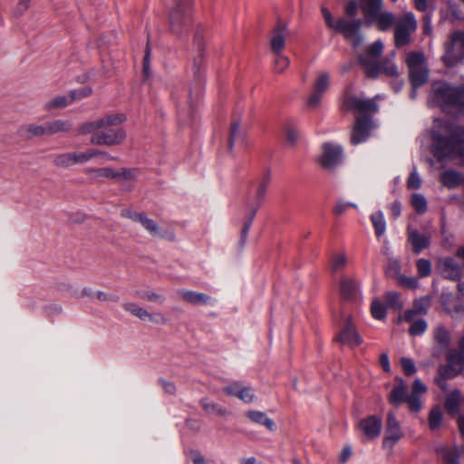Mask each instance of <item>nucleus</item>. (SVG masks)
Here are the masks:
<instances>
[{
  "mask_svg": "<svg viewBox=\"0 0 464 464\" xmlns=\"http://www.w3.org/2000/svg\"><path fill=\"white\" fill-rule=\"evenodd\" d=\"M431 139L433 153L439 160L455 156L464 158V127L436 119Z\"/></svg>",
  "mask_w": 464,
  "mask_h": 464,
  "instance_id": "obj_1",
  "label": "nucleus"
},
{
  "mask_svg": "<svg viewBox=\"0 0 464 464\" xmlns=\"http://www.w3.org/2000/svg\"><path fill=\"white\" fill-rule=\"evenodd\" d=\"M125 120L121 114H110L85 122L79 128L82 134H92L91 142L100 146H115L126 140V131L120 126Z\"/></svg>",
  "mask_w": 464,
  "mask_h": 464,
  "instance_id": "obj_2",
  "label": "nucleus"
},
{
  "mask_svg": "<svg viewBox=\"0 0 464 464\" xmlns=\"http://www.w3.org/2000/svg\"><path fill=\"white\" fill-rule=\"evenodd\" d=\"M429 105L439 106L450 114H464V86L455 87L445 82H435L429 97Z\"/></svg>",
  "mask_w": 464,
  "mask_h": 464,
  "instance_id": "obj_3",
  "label": "nucleus"
},
{
  "mask_svg": "<svg viewBox=\"0 0 464 464\" xmlns=\"http://www.w3.org/2000/svg\"><path fill=\"white\" fill-rule=\"evenodd\" d=\"M362 10L366 23H377L381 31H387L396 23L392 13L382 10V0H361Z\"/></svg>",
  "mask_w": 464,
  "mask_h": 464,
  "instance_id": "obj_4",
  "label": "nucleus"
},
{
  "mask_svg": "<svg viewBox=\"0 0 464 464\" xmlns=\"http://www.w3.org/2000/svg\"><path fill=\"white\" fill-rule=\"evenodd\" d=\"M406 63L412 85L410 96L411 99H415L417 97V88L423 85L429 77L425 55L421 52H411L407 55Z\"/></svg>",
  "mask_w": 464,
  "mask_h": 464,
  "instance_id": "obj_5",
  "label": "nucleus"
},
{
  "mask_svg": "<svg viewBox=\"0 0 464 464\" xmlns=\"http://www.w3.org/2000/svg\"><path fill=\"white\" fill-rule=\"evenodd\" d=\"M383 51L382 40H376L359 55V63L364 68L367 76L375 78L381 73L379 57Z\"/></svg>",
  "mask_w": 464,
  "mask_h": 464,
  "instance_id": "obj_6",
  "label": "nucleus"
},
{
  "mask_svg": "<svg viewBox=\"0 0 464 464\" xmlns=\"http://www.w3.org/2000/svg\"><path fill=\"white\" fill-rule=\"evenodd\" d=\"M417 29V21L413 13L407 12L397 18L394 24V43L397 47L407 45L411 42V34Z\"/></svg>",
  "mask_w": 464,
  "mask_h": 464,
  "instance_id": "obj_7",
  "label": "nucleus"
},
{
  "mask_svg": "<svg viewBox=\"0 0 464 464\" xmlns=\"http://www.w3.org/2000/svg\"><path fill=\"white\" fill-rule=\"evenodd\" d=\"M444 47L445 53L441 58L446 66L451 67L461 63L464 60V33L453 34Z\"/></svg>",
  "mask_w": 464,
  "mask_h": 464,
  "instance_id": "obj_8",
  "label": "nucleus"
},
{
  "mask_svg": "<svg viewBox=\"0 0 464 464\" xmlns=\"http://www.w3.org/2000/svg\"><path fill=\"white\" fill-rule=\"evenodd\" d=\"M169 20L172 32L180 34L181 27L187 26L190 21V0H174Z\"/></svg>",
  "mask_w": 464,
  "mask_h": 464,
  "instance_id": "obj_9",
  "label": "nucleus"
},
{
  "mask_svg": "<svg viewBox=\"0 0 464 464\" xmlns=\"http://www.w3.org/2000/svg\"><path fill=\"white\" fill-rule=\"evenodd\" d=\"M362 25L361 19L347 20L345 18H340L336 21L333 30L342 34L345 39L352 40V44L354 47L360 45L363 41V36L360 34V29Z\"/></svg>",
  "mask_w": 464,
  "mask_h": 464,
  "instance_id": "obj_10",
  "label": "nucleus"
},
{
  "mask_svg": "<svg viewBox=\"0 0 464 464\" xmlns=\"http://www.w3.org/2000/svg\"><path fill=\"white\" fill-rule=\"evenodd\" d=\"M343 157V151L341 145L324 142L322 145V152L318 158V162L323 168L333 170L342 164Z\"/></svg>",
  "mask_w": 464,
  "mask_h": 464,
  "instance_id": "obj_11",
  "label": "nucleus"
},
{
  "mask_svg": "<svg viewBox=\"0 0 464 464\" xmlns=\"http://www.w3.org/2000/svg\"><path fill=\"white\" fill-rule=\"evenodd\" d=\"M269 181H270V172L268 170L266 172V174L265 175L262 182L259 184L258 188H256V207L251 210L250 217L247 219V221H246V223L244 224V227L242 228V231H241V243L242 244H245L246 241L247 235L251 228L252 223L254 221L257 208L262 204V202L265 198Z\"/></svg>",
  "mask_w": 464,
  "mask_h": 464,
  "instance_id": "obj_12",
  "label": "nucleus"
},
{
  "mask_svg": "<svg viewBox=\"0 0 464 464\" xmlns=\"http://www.w3.org/2000/svg\"><path fill=\"white\" fill-rule=\"evenodd\" d=\"M330 85V75L328 72H321L316 77L313 92L306 101V105L309 108L315 109L319 107L324 94L327 92Z\"/></svg>",
  "mask_w": 464,
  "mask_h": 464,
  "instance_id": "obj_13",
  "label": "nucleus"
},
{
  "mask_svg": "<svg viewBox=\"0 0 464 464\" xmlns=\"http://www.w3.org/2000/svg\"><path fill=\"white\" fill-rule=\"evenodd\" d=\"M92 89L84 86L79 90H72L68 95H59L45 103L46 110L61 109L68 106L72 102L90 95Z\"/></svg>",
  "mask_w": 464,
  "mask_h": 464,
  "instance_id": "obj_14",
  "label": "nucleus"
},
{
  "mask_svg": "<svg viewBox=\"0 0 464 464\" xmlns=\"http://www.w3.org/2000/svg\"><path fill=\"white\" fill-rule=\"evenodd\" d=\"M403 437L401 425L393 412H389L386 420V430L382 445L384 448L392 449Z\"/></svg>",
  "mask_w": 464,
  "mask_h": 464,
  "instance_id": "obj_15",
  "label": "nucleus"
},
{
  "mask_svg": "<svg viewBox=\"0 0 464 464\" xmlns=\"http://www.w3.org/2000/svg\"><path fill=\"white\" fill-rule=\"evenodd\" d=\"M374 127L373 121L371 117L362 115L356 119L351 141L353 144L357 145L367 140L370 135V130Z\"/></svg>",
  "mask_w": 464,
  "mask_h": 464,
  "instance_id": "obj_16",
  "label": "nucleus"
},
{
  "mask_svg": "<svg viewBox=\"0 0 464 464\" xmlns=\"http://www.w3.org/2000/svg\"><path fill=\"white\" fill-rule=\"evenodd\" d=\"M343 106L347 110L360 112H376L379 109L375 99H362L353 95L345 96Z\"/></svg>",
  "mask_w": 464,
  "mask_h": 464,
  "instance_id": "obj_17",
  "label": "nucleus"
},
{
  "mask_svg": "<svg viewBox=\"0 0 464 464\" xmlns=\"http://www.w3.org/2000/svg\"><path fill=\"white\" fill-rule=\"evenodd\" d=\"M358 428L368 439H376L382 430V419L377 415L368 416L358 422Z\"/></svg>",
  "mask_w": 464,
  "mask_h": 464,
  "instance_id": "obj_18",
  "label": "nucleus"
},
{
  "mask_svg": "<svg viewBox=\"0 0 464 464\" xmlns=\"http://www.w3.org/2000/svg\"><path fill=\"white\" fill-rule=\"evenodd\" d=\"M288 35L289 31L287 24L279 21L271 34L270 47L274 53L283 52Z\"/></svg>",
  "mask_w": 464,
  "mask_h": 464,
  "instance_id": "obj_19",
  "label": "nucleus"
},
{
  "mask_svg": "<svg viewBox=\"0 0 464 464\" xmlns=\"http://www.w3.org/2000/svg\"><path fill=\"white\" fill-rule=\"evenodd\" d=\"M123 217L129 218L134 222L140 223L152 237H163L160 234V227L157 222L147 217L142 212L126 211Z\"/></svg>",
  "mask_w": 464,
  "mask_h": 464,
  "instance_id": "obj_20",
  "label": "nucleus"
},
{
  "mask_svg": "<svg viewBox=\"0 0 464 464\" xmlns=\"http://www.w3.org/2000/svg\"><path fill=\"white\" fill-rule=\"evenodd\" d=\"M407 232L408 241L411 243L414 254H420L430 245L431 236L430 233L426 232L421 234L411 227H408Z\"/></svg>",
  "mask_w": 464,
  "mask_h": 464,
  "instance_id": "obj_21",
  "label": "nucleus"
},
{
  "mask_svg": "<svg viewBox=\"0 0 464 464\" xmlns=\"http://www.w3.org/2000/svg\"><path fill=\"white\" fill-rule=\"evenodd\" d=\"M439 266L445 278L459 281L462 276V267L451 257L440 260Z\"/></svg>",
  "mask_w": 464,
  "mask_h": 464,
  "instance_id": "obj_22",
  "label": "nucleus"
},
{
  "mask_svg": "<svg viewBox=\"0 0 464 464\" xmlns=\"http://www.w3.org/2000/svg\"><path fill=\"white\" fill-rule=\"evenodd\" d=\"M441 304L452 316L464 314V302L459 296L450 293L442 294Z\"/></svg>",
  "mask_w": 464,
  "mask_h": 464,
  "instance_id": "obj_23",
  "label": "nucleus"
},
{
  "mask_svg": "<svg viewBox=\"0 0 464 464\" xmlns=\"http://www.w3.org/2000/svg\"><path fill=\"white\" fill-rule=\"evenodd\" d=\"M338 341L350 347H355L362 343V338L355 330L351 319L346 322L344 328L338 336Z\"/></svg>",
  "mask_w": 464,
  "mask_h": 464,
  "instance_id": "obj_24",
  "label": "nucleus"
},
{
  "mask_svg": "<svg viewBox=\"0 0 464 464\" xmlns=\"http://www.w3.org/2000/svg\"><path fill=\"white\" fill-rule=\"evenodd\" d=\"M407 387L403 380L400 379L398 383L392 388L389 395V401L394 406H399L405 402L407 398Z\"/></svg>",
  "mask_w": 464,
  "mask_h": 464,
  "instance_id": "obj_25",
  "label": "nucleus"
},
{
  "mask_svg": "<svg viewBox=\"0 0 464 464\" xmlns=\"http://www.w3.org/2000/svg\"><path fill=\"white\" fill-rule=\"evenodd\" d=\"M19 133L25 139L45 136L47 135L46 122L44 125L35 123L24 125L19 129Z\"/></svg>",
  "mask_w": 464,
  "mask_h": 464,
  "instance_id": "obj_26",
  "label": "nucleus"
},
{
  "mask_svg": "<svg viewBox=\"0 0 464 464\" xmlns=\"http://www.w3.org/2000/svg\"><path fill=\"white\" fill-rule=\"evenodd\" d=\"M246 417L254 423L265 426L269 430H274L276 424L265 412L259 411H249Z\"/></svg>",
  "mask_w": 464,
  "mask_h": 464,
  "instance_id": "obj_27",
  "label": "nucleus"
},
{
  "mask_svg": "<svg viewBox=\"0 0 464 464\" xmlns=\"http://www.w3.org/2000/svg\"><path fill=\"white\" fill-rule=\"evenodd\" d=\"M115 179L123 183L125 188L130 189L131 185L139 176L138 169H122L116 170Z\"/></svg>",
  "mask_w": 464,
  "mask_h": 464,
  "instance_id": "obj_28",
  "label": "nucleus"
},
{
  "mask_svg": "<svg viewBox=\"0 0 464 464\" xmlns=\"http://www.w3.org/2000/svg\"><path fill=\"white\" fill-rule=\"evenodd\" d=\"M340 292L345 299H354L358 293V285L352 278H343L340 282Z\"/></svg>",
  "mask_w": 464,
  "mask_h": 464,
  "instance_id": "obj_29",
  "label": "nucleus"
},
{
  "mask_svg": "<svg viewBox=\"0 0 464 464\" xmlns=\"http://www.w3.org/2000/svg\"><path fill=\"white\" fill-rule=\"evenodd\" d=\"M179 294L181 295L184 301L193 304H208L210 301V296L198 292H194L190 290H180Z\"/></svg>",
  "mask_w": 464,
  "mask_h": 464,
  "instance_id": "obj_30",
  "label": "nucleus"
},
{
  "mask_svg": "<svg viewBox=\"0 0 464 464\" xmlns=\"http://www.w3.org/2000/svg\"><path fill=\"white\" fill-rule=\"evenodd\" d=\"M440 181L445 187L454 188L462 183V177L458 171L448 169L441 174Z\"/></svg>",
  "mask_w": 464,
  "mask_h": 464,
  "instance_id": "obj_31",
  "label": "nucleus"
},
{
  "mask_svg": "<svg viewBox=\"0 0 464 464\" xmlns=\"http://www.w3.org/2000/svg\"><path fill=\"white\" fill-rule=\"evenodd\" d=\"M72 123L70 121L54 120L46 122L47 135H53L58 132H67L72 129Z\"/></svg>",
  "mask_w": 464,
  "mask_h": 464,
  "instance_id": "obj_32",
  "label": "nucleus"
},
{
  "mask_svg": "<svg viewBox=\"0 0 464 464\" xmlns=\"http://www.w3.org/2000/svg\"><path fill=\"white\" fill-rule=\"evenodd\" d=\"M85 171L92 179H100L102 178L115 179V175H117L116 170L109 167L101 169L88 168Z\"/></svg>",
  "mask_w": 464,
  "mask_h": 464,
  "instance_id": "obj_33",
  "label": "nucleus"
},
{
  "mask_svg": "<svg viewBox=\"0 0 464 464\" xmlns=\"http://www.w3.org/2000/svg\"><path fill=\"white\" fill-rule=\"evenodd\" d=\"M199 404L202 409L209 415L225 416L227 414V410L224 407L209 401L207 398L201 399Z\"/></svg>",
  "mask_w": 464,
  "mask_h": 464,
  "instance_id": "obj_34",
  "label": "nucleus"
},
{
  "mask_svg": "<svg viewBox=\"0 0 464 464\" xmlns=\"http://www.w3.org/2000/svg\"><path fill=\"white\" fill-rule=\"evenodd\" d=\"M53 162L59 168H70L75 165L73 152L59 153L53 156Z\"/></svg>",
  "mask_w": 464,
  "mask_h": 464,
  "instance_id": "obj_35",
  "label": "nucleus"
},
{
  "mask_svg": "<svg viewBox=\"0 0 464 464\" xmlns=\"http://www.w3.org/2000/svg\"><path fill=\"white\" fill-rule=\"evenodd\" d=\"M371 221L374 227L376 237H380L383 236L386 231V222L384 219L383 213L382 211H377L372 214Z\"/></svg>",
  "mask_w": 464,
  "mask_h": 464,
  "instance_id": "obj_36",
  "label": "nucleus"
},
{
  "mask_svg": "<svg viewBox=\"0 0 464 464\" xmlns=\"http://www.w3.org/2000/svg\"><path fill=\"white\" fill-rule=\"evenodd\" d=\"M438 453L444 460L445 464H459V451L457 448H440L438 450Z\"/></svg>",
  "mask_w": 464,
  "mask_h": 464,
  "instance_id": "obj_37",
  "label": "nucleus"
},
{
  "mask_svg": "<svg viewBox=\"0 0 464 464\" xmlns=\"http://www.w3.org/2000/svg\"><path fill=\"white\" fill-rule=\"evenodd\" d=\"M244 131L240 128L239 122L236 121L231 125L229 138H228V150L232 151L233 146L237 141H241L244 139Z\"/></svg>",
  "mask_w": 464,
  "mask_h": 464,
  "instance_id": "obj_38",
  "label": "nucleus"
},
{
  "mask_svg": "<svg viewBox=\"0 0 464 464\" xmlns=\"http://www.w3.org/2000/svg\"><path fill=\"white\" fill-rule=\"evenodd\" d=\"M411 203L414 208V210L422 215L426 213L428 209V202L426 198L420 193H414L411 195Z\"/></svg>",
  "mask_w": 464,
  "mask_h": 464,
  "instance_id": "obj_39",
  "label": "nucleus"
},
{
  "mask_svg": "<svg viewBox=\"0 0 464 464\" xmlns=\"http://www.w3.org/2000/svg\"><path fill=\"white\" fill-rule=\"evenodd\" d=\"M123 308L127 312L130 313L132 315L138 317L139 319L142 321H147L149 312L140 305H139L138 304L131 302L124 303Z\"/></svg>",
  "mask_w": 464,
  "mask_h": 464,
  "instance_id": "obj_40",
  "label": "nucleus"
},
{
  "mask_svg": "<svg viewBox=\"0 0 464 464\" xmlns=\"http://www.w3.org/2000/svg\"><path fill=\"white\" fill-rule=\"evenodd\" d=\"M460 399V392L453 390L445 401V408L450 413H455L459 411V404Z\"/></svg>",
  "mask_w": 464,
  "mask_h": 464,
  "instance_id": "obj_41",
  "label": "nucleus"
},
{
  "mask_svg": "<svg viewBox=\"0 0 464 464\" xmlns=\"http://www.w3.org/2000/svg\"><path fill=\"white\" fill-rule=\"evenodd\" d=\"M443 413L440 406L434 407L429 416V425L431 430H437L442 422Z\"/></svg>",
  "mask_w": 464,
  "mask_h": 464,
  "instance_id": "obj_42",
  "label": "nucleus"
},
{
  "mask_svg": "<svg viewBox=\"0 0 464 464\" xmlns=\"http://www.w3.org/2000/svg\"><path fill=\"white\" fill-rule=\"evenodd\" d=\"M98 153L99 150L95 149H90L82 152L73 151L75 164L86 163L90 161L92 158L96 157Z\"/></svg>",
  "mask_w": 464,
  "mask_h": 464,
  "instance_id": "obj_43",
  "label": "nucleus"
},
{
  "mask_svg": "<svg viewBox=\"0 0 464 464\" xmlns=\"http://www.w3.org/2000/svg\"><path fill=\"white\" fill-rule=\"evenodd\" d=\"M371 312L377 320H382L386 317V306L379 300H374L372 303Z\"/></svg>",
  "mask_w": 464,
  "mask_h": 464,
  "instance_id": "obj_44",
  "label": "nucleus"
},
{
  "mask_svg": "<svg viewBox=\"0 0 464 464\" xmlns=\"http://www.w3.org/2000/svg\"><path fill=\"white\" fill-rule=\"evenodd\" d=\"M385 302L386 305L398 310H401L403 305L397 292H388L385 295Z\"/></svg>",
  "mask_w": 464,
  "mask_h": 464,
  "instance_id": "obj_45",
  "label": "nucleus"
},
{
  "mask_svg": "<svg viewBox=\"0 0 464 464\" xmlns=\"http://www.w3.org/2000/svg\"><path fill=\"white\" fill-rule=\"evenodd\" d=\"M137 296L140 298L149 301V302H155L159 304H163L165 301V297L156 292L153 291H145L137 293Z\"/></svg>",
  "mask_w": 464,
  "mask_h": 464,
  "instance_id": "obj_46",
  "label": "nucleus"
},
{
  "mask_svg": "<svg viewBox=\"0 0 464 464\" xmlns=\"http://www.w3.org/2000/svg\"><path fill=\"white\" fill-rule=\"evenodd\" d=\"M435 340L442 346H448L450 341L449 331L443 326H439L435 331Z\"/></svg>",
  "mask_w": 464,
  "mask_h": 464,
  "instance_id": "obj_47",
  "label": "nucleus"
},
{
  "mask_svg": "<svg viewBox=\"0 0 464 464\" xmlns=\"http://www.w3.org/2000/svg\"><path fill=\"white\" fill-rule=\"evenodd\" d=\"M417 270L420 277H426L431 273V263L428 259L420 258L417 261Z\"/></svg>",
  "mask_w": 464,
  "mask_h": 464,
  "instance_id": "obj_48",
  "label": "nucleus"
},
{
  "mask_svg": "<svg viewBox=\"0 0 464 464\" xmlns=\"http://www.w3.org/2000/svg\"><path fill=\"white\" fill-rule=\"evenodd\" d=\"M458 367H454L447 363V365L440 369V376L446 379H451L457 376L461 372V362L457 365Z\"/></svg>",
  "mask_w": 464,
  "mask_h": 464,
  "instance_id": "obj_49",
  "label": "nucleus"
},
{
  "mask_svg": "<svg viewBox=\"0 0 464 464\" xmlns=\"http://www.w3.org/2000/svg\"><path fill=\"white\" fill-rule=\"evenodd\" d=\"M83 295L90 296L92 299H97L102 302H108V301H116L117 298H113L110 296L108 294L98 291L93 292L92 289H83Z\"/></svg>",
  "mask_w": 464,
  "mask_h": 464,
  "instance_id": "obj_50",
  "label": "nucleus"
},
{
  "mask_svg": "<svg viewBox=\"0 0 464 464\" xmlns=\"http://www.w3.org/2000/svg\"><path fill=\"white\" fill-rule=\"evenodd\" d=\"M427 329V323L423 319L417 320L412 323L411 327L409 328V333L411 335H420Z\"/></svg>",
  "mask_w": 464,
  "mask_h": 464,
  "instance_id": "obj_51",
  "label": "nucleus"
},
{
  "mask_svg": "<svg viewBox=\"0 0 464 464\" xmlns=\"http://www.w3.org/2000/svg\"><path fill=\"white\" fill-rule=\"evenodd\" d=\"M382 72L391 77L397 76L399 74L396 64L391 60H386L381 63V73Z\"/></svg>",
  "mask_w": 464,
  "mask_h": 464,
  "instance_id": "obj_52",
  "label": "nucleus"
},
{
  "mask_svg": "<svg viewBox=\"0 0 464 464\" xmlns=\"http://www.w3.org/2000/svg\"><path fill=\"white\" fill-rule=\"evenodd\" d=\"M347 263V258L344 254H334L332 257V269L337 272L343 268Z\"/></svg>",
  "mask_w": 464,
  "mask_h": 464,
  "instance_id": "obj_53",
  "label": "nucleus"
},
{
  "mask_svg": "<svg viewBox=\"0 0 464 464\" xmlns=\"http://www.w3.org/2000/svg\"><path fill=\"white\" fill-rule=\"evenodd\" d=\"M276 54V60H275V68L276 72H284L290 63V61L288 57L283 54V53H275Z\"/></svg>",
  "mask_w": 464,
  "mask_h": 464,
  "instance_id": "obj_54",
  "label": "nucleus"
},
{
  "mask_svg": "<svg viewBox=\"0 0 464 464\" xmlns=\"http://www.w3.org/2000/svg\"><path fill=\"white\" fill-rule=\"evenodd\" d=\"M397 280H398V283L404 287L415 289L419 285L418 279L414 276H406L403 275H398Z\"/></svg>",
  "mask_w": 464,
  "mask_h": 464,
  "instance_id": "obj_55",
  "label": "nucleus"
},
{
  "mask_svg": "<svg viewBox=\"0 0 464 464\" xmlns=\"http://www.w3.org/2000/svg\"><path fill=\"white\" fill-rule=\"evenodd\" d=\"M405 401L408 403L409 408L411 411L418 412L420 411V409H421L420 396L411 393L410 395H407Z\"/></svg>",
  "mask_w": 464,
  "mask_h": 464,
  "instance_id": "obj_56",
  "label": "nucleus"
},
{
  "mask_svg": "<svg viewBox=\"0 0 464 464\" xmlns=\"http://www.w3.org/2000/svg\"><path fill=\"white\" fill-rule=\"evenodd\" d=\"M237 397L246 403H250L254 401L255 395L250 387L241 385L240 390L237 391Z\"/></svg>",
  "mask_w": 464,
  "mask_h": 464,
  "instance_id": "obj_57",
  "label": "nucleus"
},
{
  "mask_svg": "<svg viewBox=\"0 0 464 464\" xmlns=\"http://www.w3.org/2000/svg\"><path fill=\"white\" fill-rule=\"evenodd\" d=\"M407 187L410 189H419L421 187V179L418 174L416 168L411 172L407 181Z\"/></svg>",
  "mask_w": 464,
  "mask_h": 464,
  "instance_id": "obj_58",
  "label": "nucleus"
},
{
  "mask_svg": "<svg viewBox=\"0 0 464 464\" xmlns=\"http://www.w3.org/2000/svg\"><path fill=\"white\" fill-rule=\"evenodd\" d=\"M430 299L429 296H423L419 298L414 303V309L418 314H426L428 307L430 306Z\"/></svg>",
  "mask_w": 464,
  "mask_h": 464,
  "instance_id": "obj_59",
  "label": "nucleus"
},
{
  "mask_svg": "<svg viewBox=\"0 0 464 464\" xmlns=\"http://www.w3.org/2000/svg\"><path fill=\"white\" fill-rule=\"evenodd\" d=\"M447 362L454 367H458L457 365L461 362V372L464 369V356L459 353L450 352L448 354Z\"/></svg>",
  "mask_w": 464,
  "mask_h": 464,
  "instance_id": "obj_60",
  "label": "nucleus"
},
{
  "mask_svg": "<svg viewBox=\"0 0 464 464\" xmlns=\"http://www.w3.org/2000/svg\"><path fill=\"white\" fill-rule=\"evenodd\" d=\"M401 365L404 373L408 376L413 375L416 372V367L411 358L402 357L401 359Z\"/></svg>",
  "mask_w": 464,
  "mask_h": 464,
  "instance_id": "obj_61",
  "label": "nucleus"
},
{
  "mask_svg": "<svg viewBox=\"0 0 464 464\" xmlns=\"http://www.w3.org/2000/svg\"><path fill=\"white\" fill-rule=\"evenodd\" d=\"M147 321L154 324H166L168 323V319L164 314L160 312L156 313H148Z\"/></svg>",
  "mask_w": 464,
  "mask_h": 464,
  "instance_id": "obj_62",
  "label": "nucleus"
},
{
  "mask_svg": "<svg viewBox=\"0 0 464 464\" xmlns=\"http://www.w3.org/2000/svg\"><path fill=\"white\" fill-rule=\"evenodd\" d=\"M285 136L287 142L291 145H295L300 137V133L293 126H288L285 130Z\"/></svg>",
  "mask_w": 464,
  "mask_h": 464,
  "instance_id": "obj_63",
  "label": "nucleus"
},
{
  "mask_svg": "<svg viewBox=\"0 0 464 464\" xmlns=\"http://www.w3.org/2000/svg\"><path fill=\"white\" fill-rule=\"evenodd\" d=\"M426 392H427L426 385L420 379H418V378L415 379L413 382V384H412V389H411V393L421 396Z\"/></svg>",
  "mask_w": 464,
  "mask_h": 464,
  "instance_id": "obj_64",
  "label": "nucleus"
}]
</instances>
